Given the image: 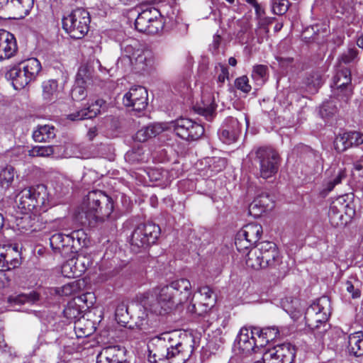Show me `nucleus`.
<instances>
[{
	"label": "nucleus",
	"mask_w": 363,
	"mask_h": 363,
	"mask_svg": "<svg viewBox=\"0 0 363 363\" xmlns=\"http://www.w3.org/2000/svg\"><path fill=\"white\" fill-rule=\"evenodd\" d=\"M191 295V284L179 279L140 294L138 301L145 310L155 314H166L186 302Z\"/></svg>",
	"instance_id": "1"
},
{
	"label": "nucleus",
	"mask_w": 363,
	"mask_h": 363,
	"mask_svg": "<svg viewBox=\"0 0 363 363\" xmlns=\"http://www.w3.org/2000/svg\"><path fill=\"white\" fill-rule=\"evenodd\" d=\"M148 360L156 363L158 360L178 359L177 363H185L193 352L190 345L179 341L175 332L164 333L151 338L148 343Z\"/></svg>",
	"instance_id": "2"
},
{
	"label": "nucleus",
	"mask_w": 363,
	"mask_h": 363,
	"mask_svg": "<svg viewBox=\"0 0 363 363\" xmlns=\"http://www.w3.org/2000/svg\"><path fill=\"white\" fill-rule=\"evenodd\" d=\"M275 243L269 241L259 242L247 254L246 264L254 269H266L277 279L283 278L288 272V266L282 260Z\"/></svg>",
	"instance_id": "3"
},
{
	"label": "nucleus",
	"mask_w": 363,
	"mask_h": 363,
	"mask_svg": "<svg viewBox=\"0 0 363 363\" xmlns=\"http://www.w3.org/2000/svg\"><path fill=\"white\" fill-rule=\"evenodd\" d=\"M113 210L112 199L100 190L89 192L82 204L84 225L94 227L99 222L104 221Z\"/></svg>",
	"instance_id": "4"
},
{
	"label": "nucleus",
	"mask_w": 363,
	"mask_h": 363,
	"mask_svg": "<svg viewBox=\"0 0 363 363\" xmlns=\"http://www.w3.org/2000/svg\"><path fill=\"white\" fill-rule=\"evenodd\" d=\"M248 157L252 164L259 169V176L268 179L275 175L279 167V153L269 147H259L252 150Z\"/></svg>",
	"instance_id": "5"
},
{
	"label": "nucleus",
	"mask_w": 363,
	"mask_h": 363,
	"mask_svg": "<svg viewBox=\"0 0 363 363\" xmlns=\"http://www.w3.org/2000/svg\"><path fill=\"white\" fill-rule=\"evenodd\" d=\"M161 233L159 225L153 223L139 224L133 231L130 245L133 252L137 253L155 244Z\"/></svg>",
	"instance_id": "6"
},
{
	"label": "nucleus",
	"mask_w": 363,
	"mask_h": 363,
	"mask_svg": "<svg viewBox=\"0 0 363 363\" xmlns=\"http://www.w3.org/2000/svg\"><path fill=\"white\" fill-rule=\"evenodd\" d=\"M90 16L84 9H77L62 18V28L72 38L82 39L88 32Z\"/></svg>",
	"instance_id": "7"
},
{
	"label": "nucleus",
	"mask_w": 363,
	"mask_h": 363,
	"mask_svg": "<svg viewBox=\"0 0 363 363\" xmlns=\"http://www.w3.org/2000/svg\"><path fill=\"white\" fill-rule=\"evenodd\" d=\"M332 92L336 99L347 102L353 93L351 70L340 66L330 84Z\"/></svg>",
	"instance_id": "8"
},
{
	"label": "nucleus",
	"mask_w": 363,
	"mask_h": 363,
	"mask_svg": "<svg viewBox=\"0 0 363 363\" xmlns=\"http://www.w3.org/2000/svg\"><path fill=\"white\" fill-rule=\"evenodd\" d=\"M135 26L139 32L157 34L164 26L160 11L155 8L143 11L135 19Z\"/></svg>",
	"instance_id": "9"
},
{
	"label": "nucleus",
	"mask_w": 363,
	"mask_h": 363,
	"mask_svg": "<svg viewBox=\"0 0 363 363\" xmlns=\"http://www.w3.org/2000/svg\"><path fill=\"white\" fill-rule=\"evenodd\" d=\"M296 350L294 345L286 342L267 350L263 354L265 363H293Z\"/></svg>",
	"instance_id": "10"
},
{
	"label": "nucleus",
	"mask_w": 363,
	"mask_h": 363,
	"mask_svg": "<svg viewBox=\"0 0 363 363\" xmlns=\"http://www.w3.org/2000/svg\"><path fill=\"white\" fill-rule=\"evenodd\" d=\"M174 131L186 140H196L204 133L203 127L189 118H180L172 123Z\"/></svg>",
	"instance_id": "11"
},
{
	"label": "nucleus",
	"mask_w": 363,
	"mask_h": 363,
	"mask_svg": "<svg viewBox=\"0 0 363 363\" xmlns=\"http://www.w3.org/2000/svg\"><path fill=\"white\" fill-rule=\"evenodd\" d=\"M147 91L141 86H134L125 93L123 97V103L125 106L133 107V110L140 112L147 106Z\"/></svg>",
	"instance_id": "12"
},
{
	"label": "nucleus",
	"mask_w": 363,
	"mask_h": 363,
	"mask_svg": "<svg viewBox=\"0 0 363 363\" xmlns=\"http://www.w3.org/2000/svg\"><path fill=\"white\" fill-rule=\"evenodd\" d=\"M354 213L353 209L348 204L333 202L328 211L330 223L335 228L343 226L352 218Z\"/></svg>",
	"instance_id": "13"
},
{
	"label": "nucleus",
	"mask_w": 363,
	"mask_h": 363,
	"mask_svg": "<svg viewBox=\"0 0 363 363\" xmlns=\"http://www.w3.org/2000/svg\"><path fill=\"white\" fill-rule=\"evenodd\" d=\"M91 264V257L81 253L67 261L62 266V271L67 273L69 270L70 274H67V277H78L82 275Z\"/></svg>",
	"instance_id": "14"
},
{
	"label": "nucleus",
	"mask_w": 363,
	"mask_h": 363,
	"mask_svg": "<svg viewBox=\"0 0 363 363\" xmlns=\"http://www.w3.org/2000/svg\"><path fill=\"white\" fill-rule=\"evenodd\" d=\"M241 124L238 120L233 117L225 119L222 128L219 130V138L225 144L235 143L241 133Z\"/></svg>",
	"instance_id": "15"
},
{
	"label": "nucleus",
	"mask_w": 363,
	"mask_h": 363,
	"mask_svg": "<svg viewBox=\"0 0 363 363\" xmlns=\"http://www.w3.org/2000/svg\"><path fill=\"white\" fill-rule=\"evenodd\" d=\"M126 350L118 345L104 348L97 356L96 363H129L126 359Z\"/></svg>",
	"instance_id": "16"
},
{
	"label": "nucleus",
	"mask_w": 363,
	"mask_h": 363,
	"mask_svg": "<svg viewBox=\"0 0 363 363\" xmlns=\"http://www.w3.org/2000/svg\"><path fill=\"white\" fill-rule=\"evenodd\" d=\"M34 0H0V9H6L15 13L21 18L27 16L33 8Z\"/></svg>",
	"instance_id": "17"
},
{
	"label": "nucleus",
	"mask_w": 363,
	"mask_h": 363,
	"mask_svg": "<svg viewBox=\"0 0 363 363\" xmlns=\"http://www.w3.org/2000/svg\"><path fill=\"white\" fill-rule=\"evenodd\" d=\"M18 49L16 40L10 32L0 30V61L12 57Z\"/></svg>",
	"instance_id": "18"
},
{
	"label": "nucleus",
	"mask_w": 363,
	"mask_h": 363,
	"mask_svg": "<svg viewBox=\"0 0 363 363\" xmlns=\"http://www.w3.org/2000/svg\"><path fill=\"white\" fill-rule=\"evenodd\" d=\"M133 62V69L138 72H150L155 67V57L148 50L138 51Z\"/></svg>",
	"instance_id": "19"
},
{
	"label": "nucleus",
	"mask_w": 363,
	"mask_h": 363,
	"mask_svg": "<svg viewBox=\"0 0 363 363\" xmlns=\"http://www.w3.org/2000/svg\"><path fill=\"white\" fill-rule=\"evenodd\" d=\"M254 327L250 330L247 328H242L240 330L237 341L239 349L244 353H250L254 350L255 347H259L257 335H252Z\"/></svg>",
	"instance_id": "20"
},
{
	"label": "nucleus",
	"mask_w": 363,
	"mask_h": 363,
	"mask_svg": "<svg viewBox=\"0 0 363 363\" xmlns=\"http://www.w3.org/2000/svg\"><path fill=\"white\" fill-rule=\"evenodd\" d=\"M105 104L104 100L97 99L88 107L69 114L67 118L71 121H80L94 118L101 113V108Z\"/></svg>",
	"instance_id": "21"
},
{
	"label": "nucleus",
	"mask_w": 363,
	"mask_h": 363,
	"mask_svg": "<svg viewBox=\"0 0 363 363\" xmlns=\"http://www.w3.org/2000/svg\"><path fill=\"white\" fill-rule=\"evenodd\" d=\"M328 314L324 313H317L313 311V308H307L305 313V320L306 325L312 330H318L320 325L324 329L318 333L322 334L327 330V320L329 318Z\"/></svg>",
	"instance_id": "22"
},
{
	"label": "nucleus",
	"mask_w": 363,
	"mask_h": 363,
	"mask_svg": "<svg viewBox=\"0 0 363 363\" xmlns=\"http://www.w3.org/2000/svg\"><path fill=\"white\" fill-rule=\"evenodd\" d=\"M7 80L11 82V84L16 90H21L32 82L23 70L19 67H13L5 74Z\"/></svg>",
	"instance_id": "23"
},
{
	"label": "nucleus",
	"mask_w": 363,
	"mask_h": 363,
	"mask_svg": "<svg viewBox=\"0 0 363 363\" xmlns=\"http://www.w3.org/2000/svg\"><path fill=\"white\" fill-rule=\"evenodd\" d=\"M216 104L211 95L203 96L201 104L194 106V110L199 115L203 116L205 118L211 121L213 120Z\"/></svg>",
	"instance_id": "24"
},
{
	"label": "nucleus",
	"mask_w": 363,
	"mask_h": 363,
	"mask_svg": "<svg viewBox=\"0 0 363 363\" xmlns=\"http://www.w3.org/2000/svg\"><path fill=\"white\" fill-rule=\"evenodd\" d=\"M280 331L276 327L259 328L254 327L252 335H257L259 347H263L269 342L274 340L279 336Z\"/></svg>",
	"instance_id": "25"
},
{
	"label": "nucleus",
	"mask_w": 363,
	"mask_h": 363,
	"mask_svg": "<svg viewBox=\"0 0 363 363\" xmlns=\"http://www.w3.org/2000/svg\"><path fill=\"white\" fill-rule=\"evenodd\" d=\"M56 129L52 125H39L33 133V138L35 142L46 143L55 138Z\"/></svg>",
	"instance_id": "26"
},
{
	"label": "nucleus",
	"mask_w": 363,
	"mask_h": 363,
	"mask_svg": "<svg viewBox=\"0 0 363 363\" xmlns=\"http://www.w3.org/2000/svg\"><path fill=\"white\" fill-rule=\"evenodd\" d=\"M16 199L18 208L25 211H33L38 209L36 201H34L28 187L21 190L17 194Z\"/></svg>",
	"instance_id": "27"
},
{
	"label": "nucleus",
	"mask_w": 363,
	"mask_h": 363,
	"mask_svg": "<svg viewBox=\"0 0 363 363\" xmlns=\"http://www.w3.org/2000/svg\"><path fill=\"white\" fill-rule=\"evenodd\" d=\"M271 202L267 193L262 194L249 205V213L255 217L259 216L267 209Z\"/></svg>",
	"instance_id": "28"
},
{
	"label": "nucleus",
	"mask_w": 363,
	"mask_h": 363,
	"mask_svg": "<svg viewBox=\"0 0 363 363\" xmlns=\"http://www.w3.org/2000/svg\"><path fill=\"white\" fill-rule=\"evenodd\" d=\"M347 350L356 357L363 355V333L358 331L348 336Z\"/></svg>",
	"instance_id": "29"
},
{
	"label": "nucleus",
	"mask_w": 363,
	"mask_h": 363,
	"mask_svg": "<svg viewBox=\"0 0 363 363\" xmlns=\"http://www.w3.org/2000/svg\"><path fill=\"white\" fill-rule=\"evenodd\" d=\"M164 128L160 124H151L141 128L135 134V140L144 143L155 137L163 131Z\"/></svg>",
	"instance_id": "30"
},
{
	"label": "nucleus",
	"mask_w": 363,
	"mask_h": 363,
	"mask_svg": "<svg viewBox=\"0 0 363 363\" xmlns=\"http://www.w3.org/2000/svg\"><path fill=\"white\" fill-rule=\"evenodd\" d=\"M262 233V227L258 223H251L245 225L240 230H239V236L247 238L250 242L254 244L257 243L259 240Z\"/></svg>",
	"instance_id": "31"
},
{
	"label": "nucleus",
	"mask_w": 363,
	"mask_h": 363,
	"mask_svg": "<svg viewBox=\"0 0 363 363\" xmlns=\"http://www.w3.org/2000/svg\"><path fill=\"white\" fill-rule=\"evenodd\" d=\"M31 81H34L41 70L40 61L34 57L29 58L18 65Z\"/></svg>",
	"instance_id": "32"
},
{
	"label": "nucleus",
	"mask_w": 363,
	"mask_h": 363,
	"mask_svg": "<svg viewBox=\"0 0 363 363\" xmlns=\"http://www.w3.org/2000/svg\"><path fill=\"white\" fill-rule=\"evenodd\" d=\"M75 81L77 84H84L87 87L92 86L95 82L94 70L91 67L82 65L78 69Z\"/></svg>",
	"instance_id": "33"
},
{
	"label": "nucleus",
	"mask_w": 363,
	"mask_h": 363,
	"mask_svg": "<svg viewBox=\"0 0 363 363\" xmlns=\"http://www.w3.org/2000/svg\"><path fill=\"white\" fill-rule=\"evenodd\" d=\"M69 240L67 235L61 233L53 234L50 238V243L55 252H62L65 250H69Z\"/></svg>",
	"instance_id": "34"
},
{
	"label": "nucleus",
	"mask_w": 363,
	"mask_h": 363,
	"mask_svg": "<svg viewBox=\"0 0 363 363\" xmlns=\"http://www.w3.org/2000/svg\"><path fill=\"white\" fill-rule=\"evenodd\" d=\"M30 190L34 201H36V206L41 209L45 206L48 201V193L47 187L44 184H38L35 186L28 187Z\"/></svg>",
	"instance_id": "35"
},
{
	"label": "nucleus",
	"mask_w": 363,
	"mask_h": 363,
	"mask_svg": "<svg viewBox=\"0 0 363 363\" xmlns=\"http://www.w3.org/2000/svg\"><path fill=\"white\" fill-rule=\"evenodd\" d=\"M43 98L47 103L55 101L57 97V82L55 79L45 81L42 84Z\"/></svg>",
	"instance_id": "36"
},
{
	"label": "nucleus",
	"mask_w": 363,
	"mask_h": 363,
	"mask_svg": "<svg viewBox=\"0 0 363 363\" xmlns=\"http://www.w3.org/2000/svg\"><path fill=\"white\" fill-rule=\"evenodd\" d=\"M197 293L198 294L194 296V298L208 303V306L212 308L216 302V295L212 289L208 286H203L199 288Z\"/></svg>",
	"instance_id": "37"
},
{
	"label": "nucleus",
	"mask_w": 363,
	"mask_h": 363,
	"mask_svg": "<svg viewBox=\"0 0 363 363\" xmlns=\"http://www.w3.org/2000/svg\"><path fill=\"white\" fill-rule=\"evenodd\" d=\"M18 256L19 254L18 252V247L16 245H10L6 247H4V257L5 259L7 260V271L11 270V269H14L20 264L18 258Z\"/></svg>",
	"instance_id": "38"
},
{
	"label": "nucleus",
	"mask_w": 363,
	"mask_h": 363,
	"mask_svg": "<svg viewBox=\"0 0 363 363\" xmlns=\"http://www.w3.org/2000/svg\"><path fill=\"white\" fill-rule=\"evenodd\" d=\"M121 49L122 51V55L129 56L133 58L136 56V52H138V51H141L143 50L140 48L139 42L137 40L133 38L123 40L121 43Z\"/></svg>",
	"instance_id": "39"
},
{
	"label": "nucleus",
	"mask_w": 363,
	"mask_h": 363,
	"mask_svg": "<svg viewBox=\"0 0 363 363\" xmlns=\"http://www.w3.org/2000/svg\"><path fill=\"white\" fill-rule=\"evenodd\" d=\"M346 177L345 171L342 169H338L335 172L332 179L324 183L323 188L321 191V194L323 196H326L329 192H330L334 187L340 184L342 180Z\"/></svg>",
	"instance_id": "40"
},
{
	"label": "nucleus",
	"mask_w": 363,
	"mask_h": 363,
	"mask_svg": "<svg viewBox=\"0 0 363 363\" xmlns=\"http://www.w3.org/2000/svg\"><path fill=\"white\" fill-rule=\"evenodd\" d=\"M39 300V295L36 292L30 294H21L16 296H11L9 298V301L15 305H21L24 303L33 304Z\"/></svg>",
	"instance_id": "41"
},
{
	"label": "nucleus",
	"mask_w": 363,
	"mask_h": 363,
	"mask_svg": "<svg viewBox=\"0 0 363 363\" xmlns=\"http://www.w3.org/2000/svg\"><path fill=\"white\" fill-rule=\"evenodd\" d=\"M67 236L70 238V249L86 245V235L82 230H74L70 234H67Z\"/></svg>",
	"instance_id": "42"
},
{
	"label": "nucleus",
	"mask_w": 363,
	"mask_h": 363,
	"mask_svg": "<svg viewBox=\"0 0 363 363\" xmlns=\"http://www.w3.org/2000/svg\"><path fill=\"white\" fill-rule=\"evenodd\" d=\"M14 168L11 166H6L0 172V186L2 188L8 189L12 184L14 179Z\"/></svg>",
	"instance_id": "43"
},
{
	"label": "nucleus",
	"mask_w": 363,
	"mask_h": 363,
	"mask_svg": "<svg viewBox=\"0 0 363 363\" xmlns=\"http://www.w3.org/2000/svg\"><path fill=\"white\" fill-rule=\"evenodd\" d=\"M211 308L208 306V303H203V301L193 297L191 304L188 307V311L197 315H203Z\"/></svg>",
	"instance_id": "44"
},
{
	"label": "nucleus",
	"mask_w": 363,
	"mask_h": 363,
	"mask_svg": "<svg viewBox=\"0 0 363 363\" xmlns=\"http://www.w3.org/2000/svg\"><path fill=\"white\" fill-rule=\"evenodd\" d=\"M308 308H313L317 313L330 314V301L327 296H323L312 303Z\"/></svg>",
	"instance_id": "45"
},
{
	"label": "nucleus",
	"mask_w": 363,
	"mask_h": 363,
	"mask_svg": "<svg viewBox=\"0 0 363 363\" xmlns=\"http://www.w3.org/2000/svg\"><path fill=\"white\" fill-rule=\"evenodd\" d=\"M360 286V281L355 278H351L345 283V289L352 298H357L361 296Z\"/></svg>",
	"instance_id": "46"
},
{
	"label": "nucleus",
	"mask_w": 363,
	"mask_h": 363,
	"mask_svg": "<svg viewBox=\"0 0 363 363\" xmlns=\"http://www.w3.org/2000/svg\"><path fill=\"white\" fill-rule=\"evenodd\" d=\"M322 83L321 76L317 72L311 74L305 82L306 88L311 93L316 92Z\"/></svg>",
	"instance_id": "47"
},
{
	"label": "nucleus",
	"mask_w": 363,
	"mask_h": 363,
	"mask_svg": "<svg viewBox=\"0 0 363 363\" xmlns=\"http://www.w3.org/2000/svg\"><path fill=\"white\" fill-rule=\"evenodd\" d=\"M268 68L266 65H258L253 67L252 77L259 84L264 83L267 79Z\"/></svg>",
	"instance_id": "48"
},
{
	"label": "nucleus",
	"mask_w": 363,
	"mask_h": 363,
	"mask_svg": "<svg viewBox=\"0 0 363 363\" xmlns=\"http://www.w3.org/2000/svg\"><path fill=\"white\" fill-rule=\"evenodd\" d=\"M358 55V50L354 47H349L338 57L340 63L350 64L353 62Z\"/></svg>",
	"instance_id": "49"
},
{
	"label": "nucleus",
	"mask_w": 363,
	"mask_h": 363,
	"mask_svg": "<svg viewBox=\"0 0 363 363\" xmlns=\"http://www.w3.org/2000/svg\"><path fill=\"white\" fill-rule=\"evenodd\" d=\"M334 146L335 150L339 152H344L350 147L347 132L340 134L336 137L334 141Z\"/></svg>",
	"instance_id": "50"
},
{
	"label": "nucleus",
	"mask_w": 363,
	"mask_h": 363,
	"mask_svg": "<svg viewBox=\"0 0 363 363\" xmlns=\"http://www.w3.org/2000/svg\"><path fill=\"white\" fill-rule=\"evenodd\" d=\"M54 153V147L48 146H35L30 151V155L33 157H49Z\"/></svg>",
	"instance_id": "51"
},
{
	"label": "nucleus",
	"mask_w": 363,
	"mask_h": 363,
	"mask_svg": "<svg viewBox=\"0 0 363 363\" xmlns=\"http://www.w3.org/2000/svg\"><path fill=\"white\" fill-rule=\"evenodd\" d=\"M116 319L123 323L126 322V319L129 315V307L125 301L118 303L116 309Z\"/></svg>",
	"instance_id": "52"
},
{
	"label": "nucleus",
	"mask_w": 363,
	"mask_h": 363,
	"mask_svg": "<svg viewBox=\"0 0 363 363\" xmlns=\"http://www.w3.org/2000/svg\"><path fill=\"white\" fill-rule=\"evenodd\" d=\"M272 11L277 15H283L289 9L288 0H272Z\"/></svg>",
	"instance_id": "53"
},
{
	"label": "nucleus",
	"mask_w": 363,
	"mask_h": 363,
	"mask_svg": "<svg viewBox=\"0 0 363 363\" xmlns=\"http://www.w3.org/2000/svg\"><path fill=\"white\" fill-rule=\"evenodd\" d=\"M235 245L239 252L245 253L246 250H247L255 244L252 242H250V240L246 238V237L241 238L239 236L238 231L235 238Z\"/></svg>",
	"instance_id": "54"
},
{
	"label": "nucleus",
	"mask_w": 363,
	"mask_h": 363,
	"mask_svg": "<svg viewBox=\"0 0 363 363\" xmlns=\"http://www.w3.org/2000/svg\"><path fill=\"white\" fill-rule=\"evenodd\" d=\"M64 315L69 320L79 319L81 316V311L76 304H69L63 311Z\"/></svg>",
	"instance_id": "55"
},
{
	"label": "nucleus",
	"mask_w": 363,
	"mask_h": 363,
	"mask_svg": "<svg viewBox=\"0 0 363 363\" xmlns=\"http://www.w3.org/2000/svg\"><path fill=\"white\" fill-rule=\"evenodd\" d=\"M133 64L134 62L133 57L122 55V56L117 60L116 67L118 69H121L125 72L129 69H133Z\"/></svg>",
	"instance_id": "56"
},
{
	"label": "nucleus",
	"mask_w": 363,
	"mask_h": 363,
	"mask_svg": "<svg viewBox=\"0 0 363 363\" xmlns=\"http://www.w3.org/2000/svg\"><path fill=\"white\" fill-rule=\"evenodd\" d=\"M89 87L84 86V84H77L75 83L74 88L72 90V97L74 100L80 101L87 95V89Z\"/></svg>",
	"instance_id": "57"
},
{
	"label": "nucleus",
	"mask_w": 363,
	"mask_h": 363,
	"mask_svg": "<svg viewBox=\"0 0 363 363\" xmlns=\"http://www.w3.org/2000/svg\"><path fill=\"white\" fill-rule=\"evenodd\" d=\"M235 86L238 89L245 94H247L251 91V86L249 84V79L245 75L237 78L235 81Z\"/></svg>",
	"instance_id": "58"
},
{
	"label": "nucleus",
	"mask_w": 363,
	"mask_h": 363,
	"mask_svg": "<svg viewBox=\"0 0 363 363\" xmlns=\"http://www.w3.org/2000/svg\"><path fill=\"white\" fill-rule=\"evenodd\" d=\"M350 147L358 146L363 143V133L357 131L347 132Z\"/></svg>",
	"instance_id": "59"
},
{
	"label": "nucleus",
	"mask_w": 363,
	"mask_h": 363,
	"mask_svg": "<svg viewBox=\"0 0 363 363\" xmlns=\"http://www.w3.org/2000/svg\"><path fill=\"white\" fill-rule=\"evenodd\" d=\"M77 284H75L74 282L69 283L67 284H65L62 287V295L63 296H69L74 293L77 291Z\"/></svg>",
	"instance_id": "60"
},
{
	"label": "nucleus",
	"mask_w": 363,
	"mask_h": 363,
	"mask_svg": "<svg viewBox=\"0 0 363 363\" xmlns=\"http://www.w3.org/2000/svg\"><path fill=\"white\" fill-rule=\"evenodd\" d=\"M0 350L3 353L9 354V355L12 354V348L9 347L6 342L4 340V335L0 333Z\"/></svg>",
	"instance_id": "61"
},
{
	"label": "nucleus",
	"mask_w": 363,
	"mask_h": 363,
	"mask_svg": "<svg viewBox=\"0 0 363 363\" xmlns=\"http://www.w3.org/2000/svg\"><path fill=\"white\" fill-rule=\"evenodd\" d=\"M74 330L76 331V334L77 335V337H82V336H89V335H91V332L90 330H87L86 329H83L81 326H80V322H78L77 323H75V326H74Z\"/></svg>",
	"instance_id": "62"
},
{
	"label": "nucleus",
	"mask_w": 363,
	"mask_h": 363,
	"mask_svg": "<svg viewBox=\"0 0 363 363\" xmlns=\"http://www.w3.org/2000/svg\"><path fill=\"white\" fill-rule=\"evenodd\" d=\"M228 69L227 67L222 66L220 69V72L219 73L218 76V82L223 84L225 79H228Z\"/></svg>",
	"instance_id": "63"
},
{
	"label": "nucleus",
	"mask_w": 363,
	"mask_h": 363,
	"mask_svg": "<svg viewBox=\"0 0 363 363\" xmlns=\"http://www.w3.org/2000/svg\"><path fill=\"white\" fill-rule=\"evenodd\" d=\"M330 103L326 102L323 104V105L320 108V113L322 117L328 116L330 114H333L334 113V110H331L328 113V108H330Z\"/></svg>",
	"instance_id": "64"
}]
</instances>
